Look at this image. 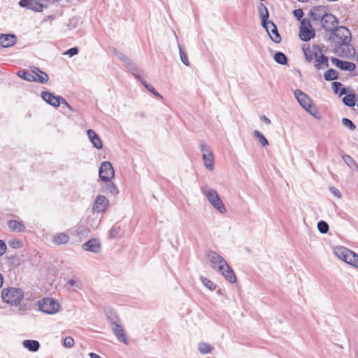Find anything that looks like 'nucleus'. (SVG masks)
<instances>
[{"mask_svg":"<svg viewBox=\"0 0 358 358\" xmlns=\"http://www.w3.org/2000/svg\"><path fill=\"white\" fill-rule=\"evenodd\" d=\"M322 27L327 31L331 32L338 25L337 18L332 14L328 13L320 21Z\"/></svg>","mask_w":358,"mask_h":358,"instance_id":"12","label":"nucleus"},{"mask_svg":"<svg viewBox=\"0 0 358 358\" xmlns=\"http://www.w3.org/2000/svg\"><path fill=\"white\" fill-rule=\"evenodd\" d=\"M334 92L337 94L339 93L340 96L344 95L347 93L345 88H341L342 84L339 82H333L331 84Z\"/></svg>","mask_w":358,"mask_h":358,"instance_id":"31","label":"nucleus"},{"mask_svg":"<svg viewBox=\"0 0 358 358\" xmlns=\"http://www.w3.org/2000/svg\"><path fill=\"white\" fill-rule=\"evenodd\" d=\"M347 264L358 268V255L354 252V257H350V259L348 260Z\"/></svg>","mask_w":358,"mask_h":358,"instance_id":"46","label":"nucleus"},{"mask_svg":"<svg viewBox=\"0 0 358 358\" xmlns=\"http://www.w3.org/2000/svg\"><path fill=\"white\" fill-rule=\"evenodd\" d=\"M8 245L14 249H17L22 247V242L17 238H13L9 240Z\"/></svg>","mask_w":358,"mask_h":358,"instance_id":"45","label":"nucleus"},{"mask_svg":"<svg viewBox=\"0 0 358 358\" xmlns=\"http://www.w3.org/2000/svg\"><path fill=\"white\" fill-rule=\"evenodd\" d=\"M315 66L317 69H322L329 66L328 58L322 54L320 49V53L317 55L315 59Z\"/></svg>","mask_w":358,"mask_h":358,"instance_id":"23","label":"nucleus"},{"mask_svg":"<svg viewBox=\"0 0 358 358\" xmlns=\"http://www.w3.org/2000/svg\"><path fill=\"white\" fill-rule=\"evenodd\" d=\"M303 51L304 52L306 59L310 62L313 59H315L317 55L320 53V48L318 45L310 46L308 45L307 47L304 45L303 47Z\"/></svg>","mask_w":358,"mask_h":358,"instance_id":"16","label":"nucleus"},{"mask_svg":"<svg viewBox=\"0 0 358 358\" xmlns=\"http://www.w3.org/2000/svg\"><path fill=\"white\" fill-rule=\"evenodd\" d=\"M107 191L111 193L113 195H116L119 192L117 187L113 183L108 185Z\"/></svg>","mask_w":358,"mask_h":358,"instance_id":"47","label":"nucleus"},{"mask_svg":"<svg viewBox=\"0 0 358 358\" xmlns=\"http://www.w3.org/2000/svg\"><path fill=\"white\" fill-rule=\"evenodd\" d=\"M261 119L264 122V123H266V124H271V120L266 117L265 115H263Z\"/></svg>","mask_w":358,"mask_h":358,"instance_id":"55","label":"nucleus"},{"mask_svg":"<svg viewBox=\"0 0 358 358\" xmlns=\"http://www.w3.org/2000/svg\"><path fill=\"white\" fill-rule=\"evenodd\" d=\"M68 284L71 287H76V288H78V289H81V287H82V282H81L80 280L77 277H74L73 278L70 279L68 281Z\"/></svg>","mask_w":358,"mask_h":358,"instance_id":"43","label":"nucleus"},{"mask_svg":"<svg viewBox=\"0 0 358 358\" xmlns=\"http://www.w3.org/2000/svg\"><path fill=\"white\" fill-rule=\"evenodd\" d=\"M343 102L349 107L354 106L355 105V95L354 94L346 95L343 98Z\"/></svg>","mask_w":358,"mask_h":358,"instance_id":"36","label":"nucleus"},{"mask_svg":"<svg viewBox=\"0 0 358 358\" xmlns=\"http://www.w3.org/2000/svg\"><path fill=\"white\" fill-rule=\"evenodd\" d=\"M33 82H38L41 84L46 83L48 81V76L46 73L41 71L38 68L34 67L32 69Z\"/></svg>","mask_w":358,"mask_h":358,"instance_id":"22","label":"nucleus"},{"mask_svg":"<svg viewBox=\"0 0 358 358\" xmlns=\"http://www.w3.org/2000/svg\"><path fill=\"white\" fill-rule=\"evenodd\" d=\"M109 205L108 199L103 195L96 196L94 204L93 210L96 212H104Z\"/></svg>","mask_w":358,"mask_h":358,"instance_id":"15","label":"nucleus"},{"mask_svg":"<svg viewBox=\"0 0 358 358\" xmlns=\"http://www.w3.org/2000/svg\"><path fill=\"white\" fill-rule=\"evenodd\" d=\"M199 146L205 167L209 171H213L214 169V156L210 147L202 141L199 142Z\"/></svg>","mask_w":358,"mask_h":358,"instance_id":"7","label":"nucleus"},{"mask_svg":"<svg viewBox=\"0 0 358 358\" xmlns=\"http://www.w3.org/2000/svg\"><path fill=\"white\" fill-rule=\"evenodd\" d=\"M69 241V236L66 233H57L52 236V242L56 245L66 244Z\"/></svg>","mask_w":358,"mask_h":358,"instance_id":"27","label":"nucleus"},{"mask_svg":"<svg viewBox=\"0 0 358 358\" xmlns=\"http://www.w3.org/2000/svg\"><path fill=\"white\" fill-rule=\"evenodd\" d=\"M201 191L215 209L222 214L227 212V209L215 189L203 186Z\"/></svg>","mask_w":358,"mask_h":358,"instance_id":"3","label":"nucleus"},{"mask_svg":"<svg viewBox=\"0 0 358 358\" xmlns=\"http://www.w3.org/2000/svg\"><path fill=\"white\" fill-rule=\"evenodd\" d=\"M178 49H179V52H180V57L181 61L182 62V63L185 66H189V62L188 60L187 55L182 50V47H181V45L179 43H178Z\"/></svg>","mask_w":358,"mask_h":358,"instance_id":"41","label":"nucleus"},{"mask_svg":"<svg viewBox=\"0 0 358 358\" xmlns=\"http://www.w3.org/2000/svg\"><path fill=\"white\" fill-rule=\"evenodd\" d=\"M329 40L335 43L338 48L343 47V51H344L345 48L349 49L348 45L351 41V33L345 27H337L330 33Z\"/></svg>","mask_w":358,"mask_h":358,"instance_id":"2","label":"nucleus"},{"mask_svg":"<svg viewBox=\"0 0 358 358\" xmlns=\"http://www.w3.org/2000/svg\"><path fill=\"white\" fill-rule=\"evenodd\" d=\"M50 0H38V1L41 2V3H47L48 1H49Z\"/></svg>","mask_w":358,"mask_h":358,"instance_id":"57","label":"nucleus"},{"mask_svg":"<svg viewBox=\"0 0 358 358\" xmlns=\"http://www.w3.org/2000/svg\"><path fill=\"white\" fill-rule=\"evenodd\" d=\"M108 317L111 325L113 333L116 336L117 339L120 342L127 344V338L122 325L119 323V319L116 316H108Z\"/></svg>","mask_w":358,"mask_h":358,"instance_id":"5","label":"nucleus"},{"mask_svg":"<svg viewBox=\"0 0 358 358\" xmlns=\"http://www.w3.org/2000/svg\"><path fill=\"white\" fill-rule=\"evenodd\" d=\"M74 345V340L71 336H67L64 340V345L66 348H71Z\"/></svg>","mask_w":358,"mask_h":358,"instance_id":"48","label":"nucleus"},{"mask_svg":"<svg viewBox=\"0 0 358 358\" xmlns=\"http://www.w3.org/2000/svg\"><path fill=\"white\" fill-rule=\"evenodd\" d=\"M78 53V49L77 47H73L70 49H69L64 55H68L70 57H73Z\"/></svg>","mask_w":358,"mask_h":358,"instance_id":"49","label":"nucleus"},{"mask_svg":"<svg viewBox=\"0 0 358 358\" xmlns=\"http://www.w3.org/2000/svg\"><path fill=\"white\" fill-rule=\"evenodd\" d=\"M201 280L203 285L205 287H206L208 289H209L210 290L213 291L215 289L216 285H215V283L213 282H212L209 279L204 278V277H201Z\"/></svg>","mask_w":358,"mask_h":358,"instance_id":"40","label":"nucleus"},{"mask_svg":"<svg viewBox=\"0 0 358 358\" xmlns=\"http://www.w3.org/2000/svg\"><path fill=\"white\" fill-rule=\"evenodd\" d=\"M317 229L320 233L326 234L328 232L329 227L325 221L321 220L317 222Z\"/></svg>","mask_w":358,"mask_h":358,"instance_id":"39","label":"nucleus"},{"mask_svg":"<svg viewBox=\"0 0 358 358\" xmlns=\"http://www.w3.org/2000/svg\"><path fill=\"white\" fill-rule=\"evenodd\" d=\"M331 62L333 65L341 70L352 71L356 68V66L354 63L348 61H343L336 57H332L331 59Z\"/></svg>","mask_w":358,"mask_h":358,"instance_id":"17","label":"nucleus"},{"mask_svg":"<svg viewBox=\"0 0 358 358\" xmlns=\"http://www.w3.org/2000/svg\"><path fill=\"white\" fill-rule=\"evenodd\" d=\"M294 15L298 20H301L303 15V13L301 9H296L294 10Z\"/></svg>","mask_w":358,"mask_h":358,"instance_id":"52","label":"nucleus"},{"mask_svg":"<svg viewBox=\"0 0 358 358\" xmlns=\"http://www.w3.org/2000/svg\"><path fill=\"white\" fill-rule=\"evenodd\" d=\"M24 298V293L20 288L9 287L2 290L1 299L3 302L17 306Z\"/></svg>","mask_w":358,"mask_h":358,"instance_id":"4","label":"nucleus"},{"mask_svg":"<svg viewBox=\"0 0 358 358\" xmlns=\"http://www.w3.org/2000/svg\"><path fill=\"white\" fill-rule=\"evenodd\" d=\"M330 191L331 192V193L336 197L338 198H341L342 194H341V192L336 188L334 187H330Z\"/></svg>","mask_w":358,"mask_h":358,"instance_id":"51","label":"nucleus"},{"mask_svg":"<svg viewBox=\"0 0 358 358\" xmlns=\"http://www.w3.org/2000/svg\"><path fill=\"white\" fill-rule=\"evenodd\" d=\"M343 159L345 163L352 170L358 171V165L354 159L348 155H343Z\"/></svg>","mask_w":358,"mask_h":358,"instance_id":"29","label":"nucleus"},{"mask_svg":"<svg viewBox=\"0 0 358 358\" xmlns=\"http://www.w3.org/2000/svg\"><path fill=\"white\" fill-rule=\"evenodd\" d=\"M60 104L62 105V107H66L70 110H73L71 106L69 104V103L66 101V100L63 98L62 96L60 99Z\"/></svg>","mask_w":358,"mask_h":358,"instance_id":"50","label":"nucleus"},{"mask_svg":"<svg viewBox=\"0 0 358 358\" xmlns=\"http://www.w3.org/2000/svg\"><path fill=\"white\" fill-rule=\"evenodd\" d=\"M328 8L325 6H317L310 10V15L314 21H321L327 14Z\"/></svg>","mask_w":358,"mask_h":358,"instance_id":"14","label":"nucleus"},{"mask_svg":"<svg viewBox=\"0 0 358 358\" xmlns=\"http://www.w3.org/2000/svg\"><path fill=\"white\" fill-rule=\"evenodd\" d=\"M61 97L60 96H55L54 94L49 92H43L41 93V98L46 103L56 108L59 107L60 105Z\"/></svg>","mask_w":358,"mask_h":358,"instance_id":"19","label":"nucleus"},{"mask_svg":"<svg viewBox=\"0 0 358 358\" xmlns=\"http://www.w3.org/2000/svg\"><path fill=\"white\" fill-rule=\"evenodd\" d=\"M17 74L19 77H20L21 78H22L27 81L33 82V80H34L33 78L32 71L29 72V71H27L25 70H21V71H19L17 73Z\"/></svg>","mask_w":358,"mask_h":358,"instance_id":"34","label":"nucleus"},{"mask_svg":"<svg viewBox=\"0 0 358 358\" xmlns=\"http://www.w3.org/2000/svg\"><path fill=\"white\" fill-rule=\"evenodd\" d=\"M87 134L90 141L93 144L94 147H95L97 149L102 148V141L99 136L96 134V132L94 130L88 129L87 131Z\"/></svg>","mask_w":358,"mask_h":358,"instance_id":"24","label":"nucleus"},{"mask_svg":"<svg viewBox=\"0 0 358 358\" xmlns=\"http://www.w3.org/2000/svg\"><path fill=\"white\" fill-rule=\"evenodd\" d=\"M254 136L259 140L261 145L264 147L268 145V141L266 137L258 130L254 131Z\"/></svg>","mask_w":358,"mask_h":358,"instance_id":"37","label":"nucleus"},{"mask_svg":"<svg viewBox=\"0 0 358 358\" xmlns=\"http://www.w3.org/2000/svg\"><path fill=\"white\" fill-rule=\"evenodd\" d=\"M219 271L230 282L233 283L236 281V277L228 264H227L226 266L223 267V270H219Z\"/></svg>","mask_w":358,"mask_h":358,"instance_id":"25","label":"nucleus"},{"mask_svg":"<svg viewBox=\"0 0 358 358\" xmlns=\"http://www.w3.org/2000/svg\"><path fill=\"white\" fill-rule=\"evenodd\" d=\"M213 348L210 345L206 343H200L199 344V351L202 355L208 354L211 352Z\"/></svg>","mask_w":358,"mask_h":358,"instance_id":"38","label":"nucleus"},{"mask_svg":"<svg viewBox=\"0 0 358 358\" xmlns=\"http://www.w3.org/2000/svg\"><path fill=\"white\" fill-rule=\"evenodd\" d=\"M129 70L132 74L138 80L141 81V71L138 69L137 65L134 63H131L129 66Z\"/></svg>","mask_w":358,"mask_h":358,"instance_id":"35","label":"nucleus"},{"mask_svg":"<svg viewBox=\"0 0 358 358\" xmlns=\"http://www.w3.org/2000/svg\"><path fill=\"white\" fill-rule=\"evenodd\" d=\"M16 36L14 34H0V45L8 48L16 43Z\"/></svg>","mask_w":358,"mask_h":358,"instance_id":"21","label":"nucleus"},{"mask_svg":"<svg viewBox=\"0 0 358 358\" xmlns=\"http://www.w3.org/2000/svg\"><path fill=\"white\" fill-rule=\"evenodd\" d=\"M8 225L13 231L22 232L26 229L23 222L18 220H10Z\"/></svg>","mask_w":358,"mask_h":358,"instance_id":"26","label":"nucleus"},{"mask_svg":"<svg viewBox=\"0 0 358 358\" xmlns=\"http://www.w3.org/2000/svg\"><path fill=\"white\" fill-rule=\"evenodd\" d=\"M2 285H3V276L0 273V287H1Z\"/></svg>","mask_w":358,"mask_h":358,"instance_id":"56","label":"nucleus"},{"mask_svg":"<svg viewBox=\"0 0 358 358\" xmlns=\"http://www.w3.org/2000/svg\"><path fill=\"white\" fill-rule=\"evenodd\" d=\"M19 5L34 11H42L44 8L47 7V4H44L38 1V0H20Z\"/></svg>","mask_w":358,"mask_h":358,"instance_id":"13","label":"nucleus"},{"mask_svg":"<svg viewBox=\"0 0 358 358\" xmlns=\"http://www.w3.org/2000/svg\"><path fill=\"white\" fill-rule=\"evenodd\" d=\"M117 231L114 228H112L110 230V236L111 238H115L117 236Z\"/></svg>","mask_w":358,"mask_h":358,"instance_id":"54","label":"nucleus"},{"mask_svg":"<svg viewBox=\"0 0 358 358\" xmlns=\"http://www.w3.org/2000/svg\"><path fill=\"white\" fill-rule=\"evenodd\" d=\"M274 60L281 65H285L287 63V56L281 52H278L274 55Z\"/></svg>","mask_w":358,"mask_h":358,"instance_id":"32","label":"nucleus"},{"mask_svg":"<svg viewBox=\"0 0 358 358\" xmlns=\"http://www.w3.org/2000/svg\"><path fill=\"white\" fill-rule=\"evenodd\" d=\"M141 83L149 92H150L155 96L162 98L160 94L152 85L148 84L145 81L143 80H141Z\"/></svg>","mask_w":358,"mask_h":358,"instance_id":"42","label":"nucleus"},{"mask_svg":"<svg viewBox=\"0 0 358 358\" xmlns=\"http://www.w3.org/2000/svg\"><path fill=\"white\" fill-rule=\"evenodd\" d=\"M294 96L298 101L300 106L303 108L306 111L313 114L311 112L312 108V100L304 92L300 90H296L294 92Z\"/></svg>","mask_w":358,"mask_h":358,"instance_id":"10","label":"nucleus"},{"mask_svg":"<svg viewBox=\"0 0 358 358\" xmlns=\"http://www.w3.org/2000/svg\"><path fill=\"white\" fill-rule=\"evenodd\" d=\"M207 257L210 262L212 266L214 268H217L219 270H223V267L227 266L225 259L215 251H209L207 254Z\"/></svg>","mask_w":358,"mask_h":358,"instance_id":"11","label":"nucleus"},{"mask_svg":"<svg viewBox=\"0 0 358 358\" xmlns=\"http://www.w3.org/2000/svg\"><path fill=\"white\" fill-rule=\"evenodd\" d=\"M355 358H358V350H357V352H356V356H355Z\"/></svg>","mask_w":358,"mask_h":358,"instance_id":"58","label":"nucleus"},{"mask_svg":"<svg viewBox=\"0 0 358 358\" xmlns=\"http://www.w3.org/2000/svg\"><path fill=\"white\" fill-rule=\"evenodd\" d=\"M335 255L341 260L347 263L350 257H354V252L344 247H337L334 250Z\"/></svg>","mask_w":358,"mask_h":358,"instance_id":"20","label":"nucleus"},{"mask_svg":"<svg viewBox=\"0 0 358 358\" xmlns=\"http://www.w3.org/2000/svg\"><path fill=\"white\" fill-rule=\"evenodd\" d=\"M82 248L85 251L99 253L101 251V243L97 238H92L83 244Z\"/></svg>","mask_w":358,"mask_h":358,"instance_id":"18","label":"nucleus"},{"mask_svg":"<svg viewBox=\"0 0 358 358\" xmlns=\"http://www.w3.org/2000/svg\"><path fill=\"white\" fill-rule=\"evenodd\" d=\"M259 13L262 20V25L266 30L271 39L274 43H280L281 41V36L279 34L277 27L274 22L273 21L268 20L269 16L268 11L267 8L263 3H260Z\"/></svg>","mask_w":358,"mask_h":358,"instance_id":"1","label":"nucleus"},{"mask_svg":"<svg viewBox=\"0 0 358 358\" xmlns=\"http://www.w3.org/2000/svg\"><path fill=\"white\" fill-rule=\"evenodd\" d=\"M6 250V243L2 240H0V256L3 255L5 253Z\"/></svg>","mask_w":358,"mask_h":358,"instance_id":"53","label":"nucleus"},{"mask_svg":"<svg viewBox=\"0 0 358 358\" xmlns=\"http://www.w3.org/2000/svg\"><path fill=\"white\" fill-rule=\"evenodd\" d=\"M342 124L343 126L349 128L351 131H353L356 129L355 124L348 118H343Z\"/></svg>","mask_w":358,"mask_h":358,"instance_id":"44","label":"nucleus"},{"mask_svg":"<svg viewBox=\"0 0 358 358\" xmlns=\"http://www.w3.org/2000/svg\"><path fill=\"white\" fill-rule=\"evenodd\" d=\"M315 36V31L312 28L310 21L304 18L301 21L299 37L303 41H308Z\"/></svg>","mask_w":358,"mask_h":358,"instance_id":"6","label":"nucleus"},{"mask_svg":"<svg viewBox=\"0 0 358 358\" xmlns=\"http://www.w3.org/2000/svg\"><path fill=\"white\" fill-rule=\"evenodd\" d=\"M324 78L327 81H331L338 78V73L336 70L331 69L324 73Z\"/></svg>","mask_w":358,"mask_h":358,"instance_id":"33","label":"nucleus"},{"mask_svg":"<svg viewBox=\"0 0 358 358\" xmlns=\"http://www.w3.org/2000/svg\"><path fill=\"white\" fill-rule=\"evenodd\" d=\"M114 169L109 162H103L99 168V175L103 182H108L114 177Z\"/></svg>","mask_w":358,"mask_h":358,"instance_id":"9","label":"nucleus"},{"mask_svg":"<svg viewBox=\"0 0 358 358\" xmlns=\"http://www.w3.org/2000/svg\"><path fill=\"white\" fill-rule=\"evenodd\" d=\"M22 345L31 352H36L40 348L39 342L35 340H24Z\"/></svg>","mask_w":358,"mask_h":358,"instance_id":"28","label":"nucleus"},{"mask_svg":"<svg viewBox=\"0 0 358 358\" xmlns=\"http://www.w3.org/2000/svg\"><path fill=\"white\" fill-rule=\"evenodd\" d=\"M113 52L127 66L132 63V61L127 56L119 52L116 48H113Z\"/></svg>","mask_w":358,"mask_h":358,"instance_id":"30","label":"nucleus"},{"mask_svg":"<svg viewBox=\"0 0 358 358\" xmlns=\"http://www.w3.org/2000/svg\"><path fill=\"white\" fill-rule=\"evenodd\" d=\"M38 306L42 312L50 315L56 313L59 309V304L52 298H45L39 301Z\"/></svg>","mask_w":358,"mask_h":358,"instance_id":"8","label":"nucleus"}]
</instances>
